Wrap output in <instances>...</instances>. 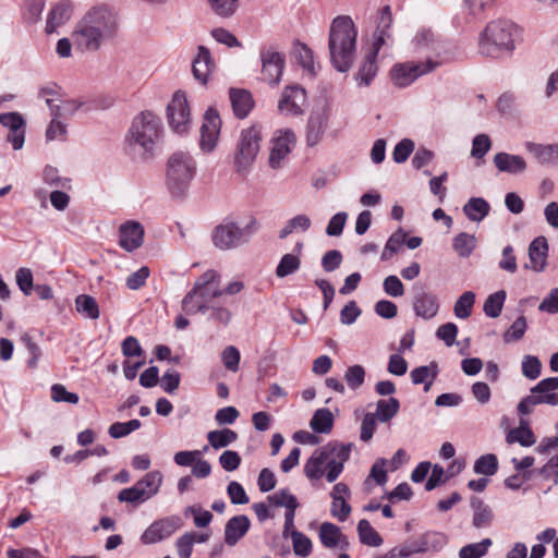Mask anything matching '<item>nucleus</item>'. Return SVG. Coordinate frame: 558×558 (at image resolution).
Instances as JSON below:
<instances>
[{
    "mask_svg": "<svg viewBox=\"0 0 558 558\" xmlns=\"http://www.w3.org/2000/svg\"><path fill=\"white\" fill-rule=\"evenodd\" d=\"M506 300V292L504 290L490 294L483 306L486 316L496 318L501 314L502 306Z\"/></svg>",
    "mask_w": 558,
    "mask_h": 558,
    "instance_id": "3c124183",
    "label": "nucleus"
},
{
    "mask_svg": "<svg viewBox=\"0 0 558 558\" xmlns=\"http://www.w3.org/2000/svg\"><path fill=\"white\" fill-rule=\"evenodd\" d=\"M312 226L311 218L305 214H300L289 219L279 230L278 236L283 240L295 232H306Z\"/></svg>",
    "mask_w": 558,
    "mask_h": 558,
    "instance_id": "e433bc0d",
    "label": "nucleus"
},
{
    "mask_svg": "<svg viewBox=\"0 0 558 558\" xmlns=\"http://www.w3.org/2000/svg\"><path fill=\"white\" fill-rule=\"evenodd\" d=\"M167 120L170 129L180 135L186 134L192 126V113L186 98L182 90H177L168 106H167Z\"/></svg>",
    "mask_w": 558,
    "mask_h": 558,
    "instance_id": "ddd939ff",
    "label": "nucleus"
},
{
    "mask_svg": "<svg viewBox=\"0 0 558 558\" xmlns=\"http://www.w3.org/2000/svg\"><path fill=\"white\" fill-rule=\"evenodd\" d=\"M492 544L490 538H484L478 543L465 545L459 550V558H481L486 555Z\"/></svg>",
    "mask_w": 558,
    "mask_h": 558,
    "instance_id": "864d4df0",
    "label": "nucleus"
},
{
    "mask_svg": "<svg viewBox=\"0 0 558 558\" xmlns=\"http://www.w3.org/2000/svg\"><path fill=\"white\" fill-rule=\"evenodd\" d=\"M475 303V293L472 291L463 292L454 303L453 313L459 319H466L471 316Z\"/></svg>",
    "mask_w": 558,
    "mask_h": 558,
    "instance_id": "c03bdc74",
    "label": "nucleus"
},
{
    "mask_svg": "<svg viewBox=\"0 0 558 558\" xmlns=\"http://www.w3.org/2000/svg\"><path fill=\"white\" fill-rule=\"evenodd\" d=\"M293 551L296 556L307 557L312 553V541L300 531H291Z\"/></svg>",
    "mask_w": 558,
    "mask_h": 558,
    "instance_id": "6e6d98bb",
    "label": "nucleus"
},
{
    "mask_svg": "<svg viewBox=\"0 0 558 558\" xmlns=\"http://www.w3.org/2000/svg\"><path fill=\"white\" fill-rule=\"evenodd\" d=\"M438 366L435 363L420 366L411 371L410 376L415 385L424 384V390L428 391L437 377Z\"/></svg>",
    "mask_w": 558,
    "mask_h": 558,
    "instance_id": "c9c22d12",
    "label": "nucleus"
},
{
    "mask_svg": "<svg viewBox=\"0 0 558 558\" xmlns=\"http://www.w3.org/2000/svg\"><path fill=\"white\" fill-rule=\"evenodd\" d=\"M262 73L264 80L272 86H277L281 80L284 59L283 57L272 49L262 52Z\"/></svg>",
    "mask_w": 558,
    "mask_h": 558,
    "instance_id": "412c9836",
    "label": "nucleus"
},
{
    "mask_svg": "<svg viewBox=\"0 0 558 558\" xmlns=\"http://www.w3.org/2000/svg\"><path fill=\"white\" fill-rule=\"evenodd\" d=\"M216 69V63L209 49L205 46L197 47V53L193 60V75L201 84H206Z\"/></svg>",
    "mask_w": 558,
    "mask_h": 558,
    "instance_id": "b1692460",
    "label": "nucleus"
},
{
    "mask_svg": "<svg viewBox=\"0 0 558 558\" xmlns=\"http://www.w3.org/2000/svg\"><path fill=\"white\" fill-rule=\"evenodd\" d=\"M144 227L137 221H126L119 228V244L126 252H133L144 242Z\"/></svg>",
    "mask_w": 558,
    "mask_h": 558,
    "instance_id": "5701e85b",
    "label": "nucleus"
},
{
    "mask_svg": "<svg viewBox=\"0 0 558 558\" xmlns=\"http://www.w3.org/2000/svg\"><path fill=\"white\" fill-rule=\"evenodd\" d=\"M183 525L179 515H169L154 521L142 534L141 541L146 545L169 538Z\"/></svg>",
    "mask_w": 558,
    "mask_h": 558,
    "instance_id": "6ab92c4d",
    "label": "nucleus"
},
{
    "mask_svg": "<svg viewBox=\"0 0 558 558\" xmlns=\"http://www.w3.org/2000/svg\"><path fill=\"white\" fill-rule=\"evenodd\" d=\"M258 229L259 222L255 217H250L242 226L232 221L226 222L214 229L211 234L213 243L221 251L234 250L248 242L251 235Z\"/></svg>",
    "mask_w": 558,
    "mask_h": 558,
    "instance_id": "0eeeda50",
    "label": "nucleus"
},
{
    "mask_svg": "<svg viewBox=\"0 0 558 558\" xmlns=\"http://www.w3.org/2000/svg\"><path fill=\"white\" fill-rule=\"evenodd\" d=\"M333 425V415L328 409H318L311 422V428L316 433L327 434L331 430Z\"/></svg>",
    "mask_w": 558,
    "mask_h": 558,
    "instance_id": "79ce46f5",
    "label": "nucleus"
},
{
    "mask_svg": "<svg viewBox=\"0 0 558 558\" xmlns=\"http://www.w3.org/2000/svg\"><path fill=\"white\" fill-rule=\"evenodd\" d=\"M262 128L251 125L243 129L234 151L233 163L238 173L244 174L250 171L260 149Z\"/></svg>",
    "mask_w": 558,
    "mask_h": 558,
    "instance_id": "6e6552de",
    "label": "nucleus"
},
{
    "mask_svg": "<svg viewBox=\"0 0 558 558\" xmlns=\"http://www.w3.org/2000/svg\"><path fill=\"white\" fill-rule=\"evenodd\" d=\"M558 377L542 379L531 388L530 395L523 398L518 404L521 414H530L538 404L558 405Z\"/></svg>",
    "mask_w": 558,
    "mask_h": 558,
    "instance_id": "9d476101",
    "label": "nucleus"
},
{
    "mask_svg": "<svg viewBox=\"0 0 558 558\" xmlns=\"http://www.w3.org/2000/svg\"><path fill=\"white\" fill-rule=\"evenodd\" d=\"M344 379L351 389L355 390L360 388L364 384L365 379V371L363 366H350L344 374Z\"/></svg>",
    "mask_w": 558,
    "mask_h": 558,
    "instance_id": "338daca9",
    "label": "nucleus"
},
{
    "mask_svg": "<svg viewBox=\"0 0 558 558\" xmlns=\"http://www.w3.org/2000/svg\"><path fill=\"white\" fill-rule=\"evenodd\" d=\"M404 243L405 232L402 229H399L388 239L381 252L380 259L384 262L389 260L396 253L400 251Z\"/></svg>",
    "mask_w": 558,
    "mask_h": 558,
    "instance_id": "8fccbe9b",
    "label": "nucleus"
},
{
    "mask_svg": "<svg viewBox=\"0 0 558 558\" xmlns=\"http://www.w3.org/2000/svg\"><path fill=\"white\" fill-rule=\"evenodd\" d=\"M445 60L436 61L427 58L424 62L397 63L390 70V78L395 86L403 88L410 86L418 77L426 75L444 64Z\"/></svg>",
    "mask_w": 558,
    "mask_h": 558,
    "instance_id": "9b49d317",
    "label": "nucleus"
},
{
    "mask_svg": "<svg viewBox=\"0 0 558 558\" xmlns=\"http://www.w3.org/2000/svg\"><path fill=\"white\" fill-rule=\"evenodd\" d=\"M142 423L138 420H131L129 422H117L110 425L108 434L110 437L118 439L130 435L132 432L137 430Z\"/></svg>",
    "mask_w": 558,
    "mask_h": 558,
    "instance_id": "4d7b16f0",
    "label": "nucleus"
},
{
    "mask_svg": "<svg viewBox=\"0 0 558 558\" xmlns=\"http://www.w3.org/2000/svg\"><path fill=\"white\" fill-rule=\"evenodd\" d=\"M292 54L295 61L311 77L316 75L318 64L315 61L313 51L302 43L293 45Z\"/></svg>",
    "mask_w": 558,
    "mask_h": 558,
    "instance_id": "f704fd0d",
    "label": "nucleus"
},
{
    "mask_svg": "<svg viewBox=\"0 0 558 558\" xmlns=\"http://www.w3.org/2000/svg\"><path fill=\"white\" fill-rule=\"evenodd\" d=\"M352 445H327L313 452L304 465V473L310 480H319L326 474L329 483L335 482L349 459Z\"/></svg>",
    "mask_w": 558,
    "mask_h": 558,
    "instance_id": "20e7f679",
    "label": "nucleus"
},
{
    "mask_svg": "<svg viewBox=\"0 0 558 558\" xmlns=\"http://www.w3.org/2000/svg\"><path fill=\"white\" fill-rule=\"evenodd\" d=\"M195 173L196 162L190 154L183 151L172 154L167 163V186L171 196L184 197Z\"/></svg>",
    "mask_w": 558,
    "mask_h": 558,
    "instance_id": "423d86ee",
    "label": "nucleus"
},
{
    "mask_svg": "<svg viewBox=\"0 0 558 558\" xmlns=\"http://www.w3.org/2000/svg\"><path fill=\"white\" fill-rule=\"evenodd\" d=\"M476 246L477 238L474 234L461 232L452 239V248L462 258L469 257Z\"/></svg>",
    "mask_w": 558,
    "mask_h": 558,
    "instance_id": "58836bf2",
    "label": "nucleus"
},
{
    "mask_svg": "<svg viewBox=\"0 0 558 558\" xmlns=\"http://www.w3.org/2000/svg\"><path fill=\"white\" fill-rule=\"evenodd\" d=\"M301 267V258L298 254L287 253L284 254L276 268V276L278 278H284L296 272Z\"/></svg>",
    "mask_w": 558,
    "mask_h": 558,
    "instance_id": "a18cd8bd",
    "label": "nucleus"
},
{
    "mask_svg": "<svg viewBox=\"0 0 558 558\" xmlns=\"http://www.w3.org/2000/svg\"><path fill=\"white\" fill-rule=\"evenodd\" d=\"M229 94L234 114L240 119L246 118L254 107L251 93L245 89L231 88Z\"/></svg>",
    "mask_w": 558,
    "mask_h": 558,
    "instance_id": "473e14b6",
    "label": "nucleus"
},
{
    "mask_svg": "<svg viewBox=\"0 0 558 558\" xmlns=\"http://www.w3.org/2000/svg\"><path fill=\"white\" fill-rule=\"evenodd\" d=\"M357 29L348 15H339L329 27L330 61L339 72H348L355 59Z\"/></svg>",
    "mask_w": 558,
    "mask_h": 558,
    "instance_id": "f03ea898",
    "label": "nucleus"
},
{
    "mask_svg": "<svg viewBox=\"0 0 558 558\" xmlns=\"http://www.w3.org/2000/svg\"><path fill=\"white\" fill-rule=\"evenodd\" d=\"M392 24V15L390 7H384L379 12V21L374 35L372 49L379 52L384 46H391L393 43L390 27Z\"/></svg>",
    "mask_w": 558,
    "mask_h": 558,
    "instance_id": "393cba45",
    "label": "nucleus"
},
{
    "mask_svg": "<svg viewBox=\"0 0 558 558\" xmlns=\"http://www.w3.org/2000/svg\"><path fill=\"white\" fill-rule=\"evenodd\" d=\"M43 179L49 186L57 189H71V180L60 177L58 169L51 166L44 169Z\"/></svg>",
    "mask_w": 558,
    "mask_h": 558,
    "instance_id": "bf43d9fd",
    "label": "nucleus"
},
{
    "mask_svg": "<svg viewBox=\"0 0 558 558\" xmlns=\"http://www.w3.org/2000/svg\"><path fill=\"white\" fill-rule=\"evenodd\" d=\"M413 46L418 53H430L432 59L436 61L445 60L447 63L450 60V54L444 43H441L430 29H420L413 40Z\"/></svg>",
    "mask_w": 558,
    "mask_h": 558,
    "instance_id": "dca6fc26",
    "label": "nucleus"
},
{
    "mask_svg": "<svg viewBox=\"0 0 558 558\" xmlns=\"http://www.w3.org/2000/svg\"><path fill=\"white\" fill-rule=\"evenodd\" d=\"M494 165L500 172L510 174L523 173L527 168L523 157L508 153H497L494 156Z\"/></svg>",
    "mask_w": 558,
    "mask_h": 558,
    "instance_id": "7c9ffc66",
    "label": "nucleus"
},
{
    "mask_svg": "<svg viewBox=\"0 0 558 558\" xmlns=\"http://www.w3.org/2000/svg\"><path fill=\"white\" fill-rule=\"evenodd\" d=\"M119 31L118 13L109 5L89 8L72 29L73 47L80 52H95Z\"/></svg>",
    "mask_w": 558,
    "mask_h": 558,
    "instance_id": "f257e3e1",
    "label": "nucleus"
},
{
    "mask_svg": "<svg viewBox=\"0 0 558 558\" xmlns=\"http://www.w3.org/2000/svg\"><path fill=\"white\" fill-rule=\"evenodd\" d=\"M72 9V3L69 0H62L56 3L48 13L45 28L46 33L52 34L57 32L60 26L64 25L71 17Z\"/></svg>",
    "mask_w": 558,
    "mask_h": 558,
    "instance_id": "cd10ccee",
    "label": "nucleus"
},
{
    "mask_svg": "<svg viewBox=\"0 0 558 558\" xmlns=\"http://www.w3.org/2000/svg\"><path fill=\"white\" fill-rule=\"evenodd\" d=\"M524 147L526 151L539 163H550L558 159V143L544 145L534 142H526Z\"/></svg>",
    "mask_w": 558,
    "mask_h": 558,
    "instance_id": "72a5a7b5",
    "label": "nucleus"
},
{
    "mask_svg": "<svg viewBox=\"0 0 558 558\" xmlns=\"http://www.w3.org/2000/svg\"><path fill=\"white\" fill-rule=\"evenodd\" d=\"M296 144L295 133L291 129L276 130L269 140L268 166L272 170L283 168Z\"/></svg>",
    "mask_w": 558,
    "mask_h": 558,
    "instance_id": "f8f14e48",
    "label": "nucleus"
},
{
    "mask_svg": "<svg viewBox=\"0 0 558 558\" xmlns=\"http://www.w3.org/2000/svg\"><path fill=\"white\" fill-rule=\"evenodd\" d=\"M196 292L201 294L208 305L210 302L222 295V289L220 288V275L214 269L205 271L197 278L194 283Z\"/></svg>",
    "mask_w": 558,
    "mask_h": 558,
    "instance_id": "4be33fe9",
    "label": "nucleus"
},
{
    "mask_svg": "<svg viewBox=\"0 0 558 558\" xmlns=\"http://www.w3.org/2000/svg\"><path fill=\"white\" fill-rule=\"evenodd\" d=\"M268 501L277 507H284L287 511L296 510L298 499L288 489H280L268 497Z\"/></svg>",
    "mask_w": 558,
    "mask_h": 558,
    "instance_id": "5fc2aeb1",
    "label": "nucleus"
},
{
    "mask_svg": "<svg viewBox=\"0 0 558 558\" xmlns=\"http://www.w3.org/2000/svg\"><path fill=\"white\" fill-rule=\"evenodd\" d=\"M182 310L187 315H195L207 312L209 305L193 288L182 300Z\"/></svg>",
    "mask_w": 558,
    "mask_h": 558,
    "instance_id": "ea45409f",
    "label": "nucleus"
},
{
    "mask_svg": "<svg viewBox=\"0 0 558 558\" xmlns=\"http://www.w3.org/2000/svg\"><path fill=\"white\" fill-rule=\"evenodd\" d=\"M489 209V204L481 197H473L463 206L465 216L474 222L482 221L488 215Z\"/></svg>",
    "mask_w": 558,
    "mask_h": 558,
    "instance_id": "4c0bfd02",
    "label": "nucleus"
},
{
    "mask_svg": "<svg viewBox=\"0 0 558 558\" xmlns=\"http://www.w3.org/2000/svg\"><path fill=\"white\" fill-rule=\"evenodd\" d=\"M508 444L519 442L523 447H530L535 444V436L531 428L525 425H520L517 428L511 429L507 437Z\"/></svg>",
    "mask_w": 558,
    "mask_h": 558,
    "instance_id": "09e8293b",
    "label": "nucleus"
},
{
    "mask_svg": "<svg viewBox=\"0 0 558 558\" xmlns=\"http://www.w3.org/2000/svg\"><path fill=\"white\" fill-rule=\"evenodd\" d=\"M378 51L371 49L365 56L359 71L354 75L355 82L359 86L367 87L372 84L378 72L377 65Z\"/></svg>",
    "mask_w": 558,
    "mask_h": 558,
    "instance_id": "2f4dec72",
    "label": "nucleus"
},
{
    "mask_svg": "<svg viewBox=\"0 0 558 558\" xmlns=\"http://www.w3.org/2000/svg\"><path fill=\"white\" fill-rule=\"evenodd\" d=\"M0 124L8 129L7 141L14 150H21L25 143L26 121L19 112L0 113Z\"/></svg>",
    "mask_w": 558,
    "mask_h": 558,
    "instance_id": "aec40b11",
    "label": "nucleus"
},
{
    "mask_svg": "<svg viewBox=\"0 0 558 558\" xmlns=\"http://www.w3.org/2000/svg\"><path fill=\"white\" fill-rule=\"evenodd\" d=\"M357 533L361 543L372 546V547H378L383 544V538L372 527L371 523L362 519L357 523Z\"/></svg>",
    "mask_w": 558,
    "mask_h": 558,
    "instance_id": "de8ad7c7",
    "label": "nucleus"
},
{
    "mask_svg": "<svg viewBox=\"0 0 558 558\" xmlns=\"http://www.w3.org/2000/svg\"><path fill=\"white\" fill-rule=\"evenodd\" d=\"M318 536L320 543L326 548L347 549L349 547L348 537L341 532L340 527L333 523H322L319 526Z\"/></svg>",
    "mask_w": 558,
    "mask_h": 558,
    "instance_id": "bb28decb",
    "label": "nucleus"
},
{
    "mask_svg": "<svg viewBox=\"0 0 558 558\" xmlns=\"http://www.w3.org/2000/svg\"><path fill=\"white\" fill-rule=\"evenodd\" d=\"M161 134L162 123L160 118L153 111L147 110L134 117L126 141L134 150H138L144 156H150Z\"/></svg>",
    "mask_w": 558,
    "mask_h": 558,
    "instance_id": "39448f33",
    "label": "nucleus"
},
{
    "mask_svg": "<svg viewBox=\"0 0 558 558\" xmlns=\"http://www.w3.org/2000/svg\"><path fill=\"white\" fill-rule=\"evenodd\" d=\"M492 148V141L486 134H477L472 141L471 156L482 159Z\"/></svg>",
    "mask_w": 558,
    "mask_h": 558,
    "instance_id": "e2e57ef3",
    "label": "nucleus"
},
{
    "mask_svg": "<svg viewBox=\"0 0 558 558\" xmlns=\"http://www.w3.org/2000/svg\"><path fill=\"white\" fill-rule=\"evenodd\" d=\"M471 507L474 511L473 525L476 529L488 526L493 519L492 509L484 505L483 501L478 498H473L471 500Z\"/></svg>",
    "mask_w": 558,
    "mask_h": 558,
    "instance_id": "a19ab883",
    "label": "nucleus"
},
{
    "mask_svg": "<svg viewBox=\"0 0 558 558\" xmlns=\"http://www.w3.org/2000/svg\"><path fill=\"white\" fill-rule=\"evenodd\" d=\"M209 445L214 449L225 448L238 439V434L229 428L211 430L207 434Z\"/></svg>",
    "mask_w": 558,
    "mask_h": 558,
    "instance_id": "37998d69",
    "label": "nucleus"
},
{
    "mask_svg": "<svg viewBox=\"0 0 558 558\" xmlns=\"http://www.w3.org/2000/svg\"><path fill=\"white\" fill-rule=\"evenodd\" d=\"M39 97L50 109L51 118L66 120L74 116L80 105L73 99H62L53 87H43Z\"/></svg>",
    "mask_w": 558,
    "mask_h": 558,
    "instance_id": "a211bd4d",
    "label": "nucleus"
},
{
    "mask_svg": "<svg viewBox=\"0 0 558 558\" xmlns=\"http://www.w3.org/2000/svg\"><path fill=\"white\" fill-rule=\"evenodd\" d=\"M163 483V475L160 471L147 472L132 487L124 488L118 494L120 502L132 505L143 504L156 496Z\"/></svg>",
    "mask_w": 558,
    "mask_h": 558,
    "instance_id": "1a4fd4ad",
    "label": "nucleus"
},
{
    "mask_svg": "<svg viewBox=\"0 0 558 558\" xmlns=\"http://www.w3.org/2000/svg\"><path fill=\"white\" fill-rule=\"evenodd\" d=\"M330 118L331 107L327 102L316 105L312 109L305 132V142L307 146L314 147L323 141L324 135L329 128Z\"/></svg>",
    "mask_w": 558,
    "mask_h": 558,
    "instance_id": "4468645a",
    "label": "nucleus"
},
{
    "mask_svg": "<svg viewBox=\"0 0 558 558\" xmlns=\"http://www.w3.org/2000/svg\"><path fill=\"white\" fill-rule=\"evenodd\" d=\"M548 252L547 240L544 236L534 239L529 246L530 264L524 267L534 271H543L546 267V258Z\"/></svg>",
    "mask_w": 558,
    "mask_h": 558,
    "instance_id": "c85d7f7f",
    "label": "nucleus"
},
{
    "mask_svg": "<svg viewBox=\"0 0 558 558\" xmlns=\"http://www.w3.org/2000/svg\"><path fill=\"white\" fill-rule=\"evenodd\" d=\"M413 311L424 320L433 319L439 312V301L436 294L421 291L414 296Z\"/></svg>",
    "mask_w": 558,
    "mask_h": 558,
    "instance_id": "a878e982",
    "label": "nucleus"
},
{
    "mask_svg": "<svg viewBox=\"0 0 558 558\" xmlns=\"http://www.w3.org/2000/svg\"><path fill=\"white\" fill-rule=\"evenodd\" d=\"M538 311L551 315L558 314V288H553L542 300Z\"/></svg>",
    "mask_w": 558,
    "mask_h": 558,
    "instance_id": "774afa93",
    "label": "nucleus"
},
{
    "mask_svg": "<svg viewBox=\"0 0 558 558\" xmlns=\"http://www.w3.org/2000/svg\"><path fill=\"white\" fill-rule=\"evenodd\" d=\"M306 106L305 89L300 85H288L278 101V111L283 116L296 117L303 114Z\"/></svg>",
    "mask_w": 558,
    "mask_h": 558,
    "instance_id": "f3484780",
    "label": "nucleus"
},
{
    "mask_svg": "<svg viewBox=\"0 0 558 558\" xmlns=\"http://www.w3.org/2000/svg\"><path fill=\"white\" fill-rule=\"evenodd\" d=\"M498 468L497 458L494 454H485L480 457L474 464V472L476 474L493 475Z\"/></svg>",
    "mask_w": 558,
    "mask_h": 558,
    "instance_id": "052dcab7",
    "label": "nucleus"
},
{
    "mask_svg": "<svg viewBox=\"0 0 558 558\" xmlns=\"http://www.w3.org/2000/svg\"><path fill=\"white\" fill-rule=\"evenodd\" d=\"M399 401L396 398L380 399L376 403V417L385 423L390 421L399 411Z\"/></svg>",
    "mask_w": 558,
    "mask_h": 558,
    "instance_id": "49530a36",
    "label": "nucleus"
},
{
    "mask_svg": "<svg viewBox=\"0 0 558 558\" xmlns=\"http://www.w3.org/2000/svg\"><path fill=\"white\" fill-rule=\"evenodd\" d=\"M542 363L537 356L525 355L522 361V374L529 379H536L541 375Z\"/></svg>",
    "mask_w": 558,
    "mask_h": 558,
    "instance_id": "69168bd1",
    "label": "nucleus"
},
{
    "mask_svg": "<svg viewBox=\"0 0 558 558\" xmlns=\"http://www.w3.org/2000/svg\"><path fill=\"white\" fill-rule=\"evenodd\" d=\"M518 27L510 21H490L478 35V52L493 59H504L515 49Z\"/></svg>",
    "mask_w": 558,
    "mask_h": 558,
    "instance_id": "7ed1b4c3",
    "label": "nucleus"
},
{
    "mask_svg": "<svg viewBox=\"0 0 558 558\" xmlns=\"http://www.w3.org/2000/svg\"><path fill=\"white\" fill-rule=\"evenodd\" d=\"M240 360V351L234 345H228L221 352L223 366L230 372L235 373L239 371Z\"/></svg>",
    "mask_w": 558,
    "mask_h": 558,
    "instance_id": "680f3d73",
    "label": "nucleus"
},
{
    "mask_svg": "<svg viewBox=\"0 0 558 558\" xmlns=\"http://www.w3.org/2000/svg\"><path fill=\"white\" fill-rule=\"evenodd\" d=\"M221 119L215 109H207L199 129V149L205 154H210L218 145Z\"/></svg>",
    "mask_w": 558,
    "mask_h": 558,
    "instance_id": "2eb2a0df",
    "label": "nucleus"
},
{
    "mask_svg": "<svg viewBox=\"0 0 558 558\" xmlns=\"http://www.w3.org/2000/svg\"><path fill=\"white\" fill-rule=\"evenodd\" d=\"M251 526L250 519L244 515L232 517L225 527V542L229 546H234L248 531Z\"/></svg>",
    "mask_w": 558,
    "mask_h": 558,
    "instance_id": "c756f323",
    "label": "nucleus"
},
{
    "mask_svg": "<svg viewBox=\"0 0 558 558\" xmlns=\"http://www.w3.org/2000/svg\"><path fill=\"white\" fill-rule=\"evenodd\" d=\"M210 35L217 43L229 48H240L242 46L238 38L223 27H216L211 29Z\"/></svg>",
    "mask_w": 558,
    "mask_h": 558,
    "instance_id": "0e129e2a",
    "label": "nucleus"
},
{
    "mask_svg": "<svg viewBox=\"0 0 558 558\" xmlns=\"http://www.w3.org/2000/svg\"><path fill=\"white\" fill-rule=\"evenodd\" d=\"M75 306L78 313L90 319L99 317V307L96 300L89 295L82 294L75 300Z\"/></svg>",
    "mask_w": 558,
    "mask_h": 558,
    "instance_id": "603ef678",
    "label": "nucleus"
},
{
    "mask_svg": "<svg viewBox=\"0 0 558 558\" xmlns=\"http://www.w3.org/2000/svg\"><path fill=\"white\" fill-rule=\"evenodd\" d=\"M213 12L221 17L232 16L240 0H207Z\"/></svg>",
    "mask_w": 558,
    "mask_h": 558,
    "instance_id": "13d9d810",
    "label": "nucleus"
}]
</instances>
